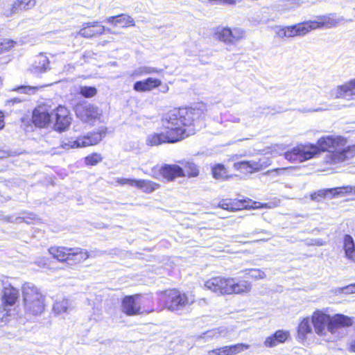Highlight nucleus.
<instances>
[{"label":"nucleus","mask_w":355,"mask_h":355,"mask_svg":"<svg viewBox=\"0 0 355 355\" xmlns=\"http://www.w3.org/2000/svg\"><path fill=\"white\" fill-rule=\"evenodd\" d=\"M49 253L59 261H66L69 264L81 263L89 257L85 250L79 248H69L66 247H51L49 249Z\"/></svg>","instance_id":"obj_6"},{"label":"nucleus","mask_w":355,"mask_h":355,"mask_svg":"<svg viewBox=\"0 0 355 355\" xmlns=\"http://www.w3.org/2000/svg\"><path fill=\"white\" fill-rule=\"evenodd\" d=\"M310 31V26L308 21L295 24L293 26L277 27L276 34L278 37H291L295 36L304 35Z\"/></svg>","instance_id":"obj_11"},{"label":"nucleus","mask_w":355,"mask_h":355,"mask_svg":"<svg viewBox=\"0 0 355 355\" xmlns=\"http://www.w3.org/2000/svg\"><path fill=\"white\" fill-rule=\"evenodd\" d=\"M137 179L132 178H116V182L119 185H125L128 184L130 187H135V184H136Z\"/></svg>","instance_id":"obj_46"},{"label":"nucleus","mask_w":355,"mask_h":355,"mask_svg":"<svg viewBox=\"0 0 355 355\" xmlns=\"http://www.w3.org/2000/svg\"><path fill=\"white\" fill-rule=\"evenodd\" d=\"M274 335L279 343H283L287 340L289 336V333L286 331L278 330L274 334Z\"/></svg>","instance_id":"obj_44"},{"label":"nucleus","mask_w":355,"mask_h":355,"mask_svg":"<svg viewBox=\"0 0 355 355\" xmlns=\"http://www.w3.org/2000/svg\"><path fill=\"white\" fill-rule=\"evenodd\" d=\"M213 5H234V0H208Z\"/></svg>","instance_id":"obj_50"},{"label":"nucleus","mask_w":355,"mask_h":355,"mask_svg":"<svg viewBox=\"0 0 355 355\" xmlns=\"http://www.w3.org/2000/svg\"><path fill=\"white\" fill-rule=\"evenodd\" d=\"M230 37L232 44L238 42L244 37L245 32L242 28H230Z\"/></svg>","instance_id":"obj_39"},{"label":"nucleus","mask_w":355,"mask_h":355,"mask_svg":"<svg viewBox=\"0 0 355 355\" xmlns=\"http://www.w3.org/2000/svg\"><path fill=\"white\" fill-rule=\"evenodd\" d=\"M105 31H106V32H107V33H112V34H114V33H115V32L112 31L110 28H106V27H105Z\"/></svg>","instance_id":"obj_61"},{"label":"nucleus","mask_w":355,"mask_h":355,"mask_svg":"<svg viewBox=\"0 0 355 355\" xmlns=\"http://www.w3.org/2000/svg\"><path fill=\"white\" fill-rule=\"evenodd\" d=\"M343 250L345 257L353 262H355V243L353 238L345 234L343 238Z\"/></svg>","instance_id":"obj_27"},{"label":"nucleus","mask_w":355,"mask_h":355,"mask_svg":"<svg viewBox=\"0 0 355 355\" xmlns=\"http://www.w3.org/2000/svg\"><path fill=\"white\" fill-rule=\"evenodd\" d=\"M245 272L247 275L254 279H264L266 276L263 271L256 268L247 269Z\"/></svg>","instance_id":"obj_40"},{"label":"nucleus","mask_w":355,"mask_h":355,"mask_svg":"<svg viewBox=\"0 0 355 355\" xmlns=\"http://www.w3.org/2000/svg\"><path fill=\"white\" fill-rule=\"evenodd\" d=\"M315 244L318 245H323V243L321 239H317L315 240Z\"/></svg>","instance_id":"obj_60"},{"label":"nucleus","mask_w":355,"mask_h":355,"mask_svg":"<svg viewBox=\"0 0 355 355\" xmlns=\"http://www.w3.org/2000/svg\"><path fill=\"white\" fill-rule=\"evenodd\" d=\"M222 331H223L220 329L209 330L203 334V336L202 338H205L206 340L209 338H218L220 336Z\"/></svg>","instance_id":"obj_45"},{"label":"nucleus","mask_w":355,"mask_h":355,"mask_svg":"<svg viewBox=\"0 0 355 355\" xmlns=\"http://www.w3.org/2000/svg\"><path fill=\"white\" fill-rule=\"evenodd\" d=\"M75 112L76 116L85 123L99 120L102 115V111L97 106L87 102L77 104Z\"/></svg>","instance_id":"obj_8"},{"label":"nucleus","mask_w":355,"mask_h":355,"mask_svg":"<svg viewBox=\"0 0 355 355\" xmlns=\"http://www.w3.org/2000/svg\"><path fill=\"white\" fill-rule=\"evenodd\" d=\"M343 291L345 293H355V284L349 285L343 288Z\"/></svg>","instance_id":"obj_53"},{"label":"nucleus","mask_w":355,"mask_h":355,"mask_svg":"<svg viewBox=\"0 0 355 355\" xmlns=\"http://www.w3.org/2000/svg\"><path fill=\"white\" fill-rule=\"evenodd\" d=\"M122 311L128 315H137L140 313V306L134 297L127 296L122 302Z\"/></svg>","instance_id":"obj_23"},{"label":"nucleus","mask_w":355,"mask_h":355,"mask_svg":"<svg viewBox=\"0 0 355 355\" xmlns=\"http://www.w3.org/2000/svg\"><path fill=\"white\" fill-rule=\"evenodd\" d=\"M254 166L256 167L257 171H259L268 166H269L272 161L268 157H261L258 160H254Z\"/></svg>","instance_id":"obj_38"},{"label":"nucleus","mask_w":355,"mask_h":355,"mask_svg":"<svg viewBox=\"0 0 355 355\" xmlns=\"http://www.w3.org/2000/svg\"><path fill=\"white\" fill-rule=\"evenodd\" d=\"M207 112V106L202 103H196L193 107L175 110L168 113L171 123L182 130V138L189 135L186 133L185 126L194 125L198 120L203 119Z\"/></svg>","instance_id":"obj_3"},{"label":"nucleus","mask_w":355,"mask_h":355,"mask_svg":"<svg viewBox=\"0 0 355 355\" xmlns=\"http://www.w3.org/2000/svg\"><path fill=\"white\" fill-rule=\"evenodd\" d=\"M344 21V18L338 17L335 13H331L328 15H322L317 17L315 20L308 21L310 31L325 27L330 28L336 26L341 21Z\"/></svg>","instance_id":"obj_12"},{"label":"nucleus","mask_w":355,"mask_h":355,"mask_svg":"<svg viewBox=\"0 0 355 355\" xmlns=\"http://www.w3.org/2000/svg\"><path fill=\"white\" fill-rule=\"evenodd\" d=\"M49 69V58L43 55H37L32 65L31 71L34 73H42Z\"/></svg>","instance_id":"obj_24"},{"label":"nucleus","mask_w":355,"mask_h":355,"mask_svg":"<svg viewBox=\"0 0 355 355\" xmlns=\"http://www.w3.org/2000/svg\"><path fill=\"white\" fill-rule=\"evenodd\" d=\"M15 43L13 40L8 39H3L0 41V53L10 50L11 47L14 46Z\"/></svg>","instance_id":"obj_43"},{"label":"nucleus","mask_w":355,"mask_h":355,"mask_svg":"<svg viewBox=\"0 0 355 355\" xmlns=\"http://www.w3.org/2000/svg\"><path fill=\"white\" fill-rule=\"evenodd\" d=\"M76 304L71 298L62 297L57 298L53 304V311L57 315L69 314L75 307Z\"/></svg>","instance_id":"obj_16"},{"label":"nucleus","mask_w":355,"mask_h":355,"mask_svg":"<svg viewBox=\"0 0 355 355\" xmlns=\"http://www.w3.org/2000/svg\"><path fill=\"white\" fill-rule=\"evenodd\" d=\"M37 89L36 87H29V86H20L15 89V91L24 93V94H34L35 91Z\"/></svg>","instance_id":"obj_48"},{"label":"nucleus","mask_w":355,"mask_h":355,"mask_svg":"<svg viewBox=\"0 0 355 355\" xmlns=\"http://www.w3.org/2000/svg\"><path fill=\"white\" fill-rule=\"evenodd\" d=\"M245 201L225 199L222 200L218 203V207L228 211H238L245 208L246 206L244 205Z\"/></svg>","instance_id":"obj_28"},{"label":"nucleus","mask_w":355,"mask_h":355,"mask_svg":"<svg viewBox=\"0 0 355 355\" xmlns=\"http://www.w3.org/2000/svg\"><path fill=\"white\" fill-rule=\"evenodd\" d=\"M212 174L215 179L224 180L227 177V171L224 165L218 164L213 167Z\"/></svg>","instance_id":"obj_36"},{"label":"nucleus","mask_w":355,"mask_h":355,"mask_svg":"<svg viewBox=\"0 0 355 355\" xmlns=\"http://www.w3.org/2000/svg\"><path fill=\"white\" fill-rule=\"evenodd\" d=\"M71 118L69 110L64 106H58L53 110V123L54 128L59 131H64L71 124Z\"/></svg>","instance_id":"obj_10"},{"label":"nucleus","mask_w":355,"mask_h":355,"mask_svg":"<svg viewBox=\"0 0 355 355\" xmlns=\"http://www.w3.org/2000/svg\"><path fill=\"white\" fill-rule=\"evenodd\" d=\"M22 293L25 313L31 315L41 314L44 309V298L39 289L31 283H26Z\"/></svg>","instance_id":"obj_5"},{"label":"nucleus","mask_w":355,"mask_h":355,"mask_svg":"<svg viewBox=\"0 0 355 355\" xmlns=\"http://www.w3.org/2000/svg\"><path fill=\"white\" fill-rule=\"evenodd\" d=\"M314 331L327 341H334L339 337V329L353 324V318L336 314L333 316L318 310L311 316Z\"/></svg>","instance_id":"obj_2"},{"label":"nucleus","mask_w":355,"mask_h":355,"mask_svg":"<svg viewBox=\"0 0 355 355\" xmlns=\"http://www.w3.org/2000/svg\"><path fill=\"white\" fill-rule=\"evenodd\" d=\"M97 93V89L94 87L90 86H81L80 87V94L86 98H90L95 96Z\"/></svg>","instance_id":"obj_41"},{"label":"nucleus","mask_w":355,"mask_h":355,"mask_svg":"<svg viewBox=\"0 0 355 355\" xmlns=\"http://www.w3.org/2000/svg\"><path fill=\"white\" fill-rule=\"evenodd\" d=\"M162 69H159L149 66H141L135 69L130 74L133 78H139L152 73H159Z\"/></svg>","instance_id":"obj_31"},{"label":"nucleus","mask_w":355,"mask_h":355,"mask_svg":"<svg viewBox=\"0 0 355 355\" xmlns=\"http://www.w3.org/2000/svg\"><path fill=\"white\" fill-rule=\"evenodd\" d=\"M290 169H292L291 167H285V168H277L271 171H268L267 173L271 175H283L286 174Z\"/></svg>","instance_id":"obj_47"},{"label":"nucleus","mask_w":355,"mask_h":355,"mask_svg":"<svg viewBox=\"0 0 355 355\" xmlns=\"http://www.w3.org/2000/svg\"><path fill=\"white\" fill-rule=\"evenodd\" d=\"M330 95L333 98L355 99V78L331 89Z\"/></svg>","instance_id":"obj_14"},{"label":"nucleus","mask_w":355,"mask_h":355,"mask_svg":"<svg viewBox=\"0 0 355 355\" xmlns=\"http://www.w3.org/2000/svg\"><path fill=\"white\" fill-rule=\"evenodd\" d=\"M35 0H16L10 8L5 11L4 15L8 17L19 10L31 9L35 6Z\"/></svg>","instance_id":"obj_22"},{"label":"nucleus","mask_w":355,"mask_h":355,"mask_svg":"<svg viewBox=\"0 0 355 355\" xmlns=\"http://www.w3.org/2000/svg\"><path fill=\"white\" fill-rule=\"evenodd\" d=\"M298 336L304 338L306 334L312 332V327L308 318H304L298 327Z\"/></svg>","instance_id":"obj_34"},{"label":"nucleus","mask_w":355,"mask_h":355,"mask_svg":"<svg viewBox=\"0 0 355 355\" xmlns=\"http://www.w3.org/2000/svg\"><path fill=\"white\" fill-rule=\"evenodd\" d=\"M160 173L168 180H173L178 177H185L183 168L175 164H165L161 168Z\"/></svg>","instance_id":"obj_21"},{"label":"nucleus","mask_w":355,"mask_h":355,"mask_svg":"<svg viewBox=\"0 0 355 355\" xmlns=\"http://www.w3.org/2000/svg\"><path fill=\"white\" fill-rule=\"evenodd\" d=\"M21 102V100L19 98L15 97V98H10V99L7 100L6 102V105L8 106H11V105H15V103H19Z\"/></svg>","instance_id":"obj_52"},{"label":"nucleus","mask_w":355,"mask_h":355,"mask_svg":"<svg viewBox=\"0 0 355 355\" xmlns=\"http://www.w3.org/2000/svg\"><path fill=\"white\" fill-rule=\"evenodd\" d=\"M181 164L184 167L183 171L185 176H188L189 178H194L198 175V168L193 162L189 161L182 162Z\"/></svg>","instance_id":"obj_33"},{"label":"nucleus","mask_w":355,"mask_h":355,"mask_svg":"<svg viewBox=\"0 0 355 355\" xmlns=\"http://www.w3.org/2000/svg\"><path fill=\"white\" fill-rule=\"evenodd\" d=\"M19 297L18 291L12 286L4 287L3 290L2 300L4 305L12 306L17 301Z\"/></svg>","instance_id":"obj_25"},{"label":"nucleus","mask_w":355,"mask_h":355,"mask_svg":"<svg viewBox=\"0 0 355 355\" xmlns=\"http://www.w3.org/2000/svg\"><path fill=\"white\" fill-rule=\"evenodd\" d=\"M324 109L319 107L315 109H306V108H300L299 111L302 113H308V112H322L324 111Z\"/></svg>","instance_id":"obj_51"},{"label":"nucleus","mask_w":355,"mask_h":355,"mask_svg":"<svg viewBox=\"0 0 355 355\" xmlns=\"http://www.w3.org/2000/svg\"><path fill=\"white\" fill-rule=\"evenodd\" d=\"M102 160L100 154L94 153L85 157V163L87 165L94 166L97 164Z\"/></svg>","instance_id":"obj_42"},{"label":"nucleus","mask_w":355,"mask_h":355,"mask_svg":"<svg viewBox=\"0 0 355 355\" xmlns=\"http://www.w3.org/2000/svg\"><path fill=\"white\" fill-rule=\"evenodd\" d=\"M350 350L352 352H355V340L352 341L350 345Z\"/></svg>","instance_id":"obj_59"},{"label":"nucleus","mask_w":355,"mask_h":355,"mask_svg":"<svg viewBox=\"0 0 355 355\" xmlns=\"http://www.w3.org/2000/svg\"><path fill=\"white\" fill-rule=\"evenodd\" d=\"M23 216H20L16 218L12 216H7L6 220L11 223H31L32 221L35 220L37 217L36 215L33 213L24 212Z\"/></svg>","instance_id":"obj_32"},{"label":"nucleus","mask_w":355,"mask_h":355,"mask_svg":"<svg viewBox=\"0 0 355 355\" xmlns=\"http://www.w3.org/2000/svg\"><path fill=\"white\" fill-rule=\"evenodd\" d=\"M234 168L243 174H249L257 172L254 166V160L236 162L234 164Z\"/></svg>","instance_id":"obj_30"},{"label":"nucleus","mask_w":355,"mask_h":355,"mask_svg":"<svg viewBox=\"0 0 355 355\" xmlns=\"http://www.w3.org/2000/svg\"><path fill=\"white\" fill-rule=\"evenodd\" d=\"M279 149L283 151L285 149V146L284 145H277L273 147L272 152H277Z\"/></svg>","instance_id":"obj_55"},{"label":"nucleus","mask_w":355,"mask_h":355,"mask_svg":"<svg viewBox=\"0 0 355 355\" xmlns=\"http://www.w3.org/2000/svg\"><path fill=\"white\" fill-rule=\"evenodd\" d=\"M7 155H8V154L6 152L0 150V159H2Z\"/></svg>","instance_id":"obj_58"},{"label":"nucleus","mask_w":355,"mask_h":355,"mask_svg":"<svg viewBox=\"0 0 355 355\" xmlns=\"http://www.w3.org/2000/svg\"><path fill=\"white\" fill-rule=\"evenodd\" d=\"M162 81L157 78H148L143 80H139L133 85V89L138 92H150L159 87Z\"/></svg>","instance_id":"obj_20"},{"label":"nucleus","mask_w":355,"mask_h":355,"mask_svg":"<svg viewBox=\"0 0 355 355\" xmlns=\"http://www.w3.org/2000/svg\"><path fill=\"white\" fill-rule=\"evenodd\" d=\"M353 188L350 186L347 187H337L335 189H328L325 191H319L318 196L320 197H324L326 196L327 193H332L334 192V194H340V193H352Z\"/></svg>","instance_id":"obj_35"},{"label":"nucleus","mask_w":355,"mask_h":355,"mask_svg":"<svg viewBox=\"0 0 355 355\" xmlns=\"http://www.w3.org/2000/svg\"><path fill=\"white\" fill-rule=\"evenodd\" d=\"M182 138V130L171 123L168 114L164 121V131L149 134L146 139V144L150 146H158L164 143H175Z\"/></svg>","instance_id":"obj_4"},{"label":"nucleus","mask_w":355,"mask_h":355,"mask_svg":"<svg viewBox=\"0 0 355 355\" xmlns=\"http://www.w3.org/2000/svg\"><path fill=\"white\" fill-rule=\"evenodd\" d=\"M162 297L166 307L173 311L180 310L193 302V300H189L185 293H182L176 289L165 291Z\"/></svg>","instance_id":"obj_7"},{"label":"nucleus","mask_w":355,"mask_h":355,"mask_svg":"<svg viewBox=\"0 0 355 355\" xmlns=\"http://www.w3.org/2000/svg\"><path fill=\"white\" fill-rule=\"evenodd\" d=\"M250 348V345L243 343H238L233 345L225 346L217 349L218 355H236Z\"/></svg>","instance_id":"obj_26"},{"label":"nucleus","mask_w":355,"mask_h":355,"mask_svg":"<svg viewBox=\"0 0 355 355\" xmlns=\"http://www.w3.org/2000/svg\"><path fill=\"white\" fill-rule=\"evenodd\" d=\"M233 121L239 123L240 121V120H239V119L236 118Z\"/></svg>","instance_id":"obj_63"},{"label":"nucleus","mask_w":355,"mask_h":355,"mask_svg":"<svg viewBox=\"0 0 355 355\" xmlns=\"http://www.w3.org/2000/svg\"><path fill=\"white\" fill-rule=\"evenodd\" d=\"M33 123L40 128H44L53 123V112L51 113L44 107H36L33 113Z\"/></svg>","instance_id":"obj_15"},{"label":"nucleus","mask_w":355,"mask_h":355,"mask_svg":"<svg viewBox=\"0 0 355 355\" xmlns=\"http://www.w3.org/2000/svg\"><path fill=\"white\" fill-rule=\"evenodd\" d=\"M3 117L4 115L3 112H0V129H2L4 127Z\"/></svg>","instance_id":"obj_56"},{"label":"nucleus","mask_w":355,"mask_h":355,"mask_svg":"<svg viewBox=\"0 0 355 355\" xmlns=\"http://www.w3.org/2000/svg\"><path fill=\"white\" fill-rule=\"evenodd\" d=\"M252 289V284L246 280L238 281L236 278L229 277L228 295L244 294Z\"/></svg>","instance_id":"obj_17"},{"label":"nucleus","mask_w":355,"mask_h":355,"mask_svg":"<svg viewBox=\"0 0 355 355\" xmlns=\"http://www.w3.org/2000/svg\"><path fill=\"white\" fill-rule=\"evenodd\" d=\"M135 187L144 193H150L158 189L159 184L148 180L137 179Z\"/></svg>","instance_id":"obj_29"},{"label":"nucleus","mask_w":355,"mask_h":355,"mask_svg":"<svg viewBox=\"0 0 355 355\" xmlns=\"http://www.w3.org/2000/svg\"><path fill=\"white\" fill-rule=\"evenodd\" d=\"M230 33V28H223L220 31H218L216 33L217 38L219 40H220L226 44H232Z\"/></svg>","instance_id":"obj_37"},{"label":"nucleus","mask_w":355,"mask_h":355,"mask_svg":"<svg viewBox=\"0 0 355 355\" xmlns=\"http://www.w3.org/2000/svg\"><path fill=\"white\" fill-rule=\"evenodd\" d=\"M35 263L40 267H44L46 265V259L42 258L41 260L37 261Z\"/></svg>","instance_id":"obj_54"},{"label":"nucleus","mask_w":355,"mask_h":355,"mask_svg":"<svg viewBox=\"0 0 355 355\" xmlns=\"http://www.w3.org/2000/svg\"><path fill=\"white\" fill-rule=\"evenodd\" d=\"M279 343L277 341V340H276V337L274 334L271 336L266 338L264 342V345L267 347H273L277 345Z\"/></svg>","instance_id":"obj_49"},{"label":"nucleus","mask_w":355,"mask_h":355,"mask_svg":"<svg viewBox=\"0 0 355 355\" xmlns=\"http://www.w3.org/2000/svg\"><path fill=\"white\" fill-rule=\"evenodd\" d=\"M105 31V26L99 25L97 21L87 22L83 24V28H81L77 35H81L82 37L89 38L96 35H102Z\"/></svg>","instance_id":"obj_18"},{"label":"nucleus","mask_w":355,"mask_h":355,"mask_svg":"<svg viewBox=\"0 0 355 355\" xmlns=\"http://www.w3.org/2000/svg\"><path fill=\"white\" fill-rule=\"evenodd\" d=\"M313 200H317L316 193L311 196Z\"/></svg>","instance_id":"obj_62"},{"label":"nucleus","mask_w":355,"mask_h":355,"mask_svg":"<svg viewBox=\"0 0 355 355\" xmlns=\"http://www.w3.org/2000/svg\"><path fill=\"white\" fill-rule=\"evenodd\" d=\"M104 21L112 24L113 26H120L123 28L135 25L133 18L127 14L108 17Z\"/></svg>","instance_id":"obj_19"},{"label":"nucleus","mask_w":355,"mask_h":355,"mask_svg":"<svg viewBox=\"0 0 355 355\" xmlns=\"http://www.w3.org/2000/svg\"><path fill=\"white\" fill-rule=\"evenodd\" d=\"M207 355H218L217 349L209 351Z\"/></svg>","instance_id":"obj_57"},{"label":"nucleus","mask_w":355,"mask_h":355,"mask_svg":"<svg viewBox=\"0 0 355 355\" xmlns=\"http://www.w3.org/2000/svg\"><path fill=\"white\" fill-rule=\"evenodd\" d=\"M105 131H98L88 133L87 135L80 137L74 140H69L62 144L66 149L86 147L98 144L105 137Z\"/></svg>","instance_id":"obj_9"},{"label":"nucleus","mask_w":355,"mask_h":355,"mask_svg":"<svg viewBox=\"0 0 355 355\" xmlns=\"http://www.w3.org/2000/svg\"><path fill=\"white\" fill-rule=\"evenodd\" d=\"M229 277H212L205 282V288L217 295H228Z\"/></svg>","instance_id":"obj_13"},{"label":"nucleus","mask_w":355,"mask_h":355,"mask_svg":"<svg viewBox=\"0 0 355 355\" xmlns=\"http://www.w3.org/2000/svg\"><path fill=\"white\" fill-rule=\"evenodd\" d=\"M4 199H5V200H9V199H10V197H9V196L4 197Z\"/></svg>","instance_id":"obj_64"},{"label":"nucleus","mask_w":355,"mask_h":355,"mask_svg":"<svg viewBox=\"0 0 355 355\" xmlns=\"http://www.w3.org/2000/svg\"><path fill=\"white\" fill-rule=\"evenodd\" d=\"M321 151H328L326 162L339 164L355 156V145L347 146V140L337 135L322 137L316 145H299L284 153L286 159L291 162H302L315 157Z\"/></svg>","instance_id":"obj_1"}]
</instances>
